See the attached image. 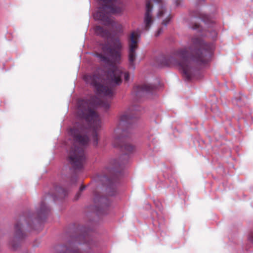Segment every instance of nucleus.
<instances>
[{
  "label": "nucleus",
  "mask_w": 253,
  "mask_h": 253,
  "mask_svg": "<svg viewBox=\"0 0 253 253\" xmlns=\"http://www.w3.org/2000/svg\"><path fill=\"white\" fill-rule=\"evenodd\" d=\"M105 110L110 108V101H102L95 96H91L88 99L79 100L77 103L78 116L87 124L84 126L82 123H76L70 129L69 133L74 141L68 155V160L75 170L83 169L85 161V148L87 146L89 137L91 136L93 144H98V136L96 131L101 127V121L96 111L97 106Z\"/></svg>",
  "instance_id": "nucleus-1"
},
{
  "label": "nucleus",
  "mask_w": 253,
  "mask_h": 253,
  "mask_svg": "<svg viewBox=\"0 0 253 253\" xmlns=\"http://www.w3.org/2000/svg\"><path fill=\"white\" fill-rule=\"evenodd\" d=\"M123 47L122 43L119 38H112L109 43L105 44L102 50L111 59L101 54H98L100 59L110 64L105 74L106 79H103L99 73H103L100 69L96 70L93 74L85 75L84 80L89 84L95 88L96 93L100 96L112 98L114 94V88L120 85L122 83V76H124L125 81L127 82L129 80V74L125 72L124 69L116 65L121 61V50Z\"/></svg>",
  "instance_id": "nucleus-2"
},
{
  "label": "nucleus",
  "mask_w": 253,
  "mask_h": 253,
  "mask_svg": "<svg viewBox=\"0 0 253 253\" xmlns=\"http://www.w3.org/2000/svg\"><path fill=\"white\" fill-rule=\"evenodd\" d=\"M211 53L210 45L200 38L195 37L188 47L176 49L169 55H161L157 63L161 67H179L185 78L189 80L209 62Z\"/></svg>",
  "instance_id": "nucleus-3"
},
{
  "label": "nucleus",
  "mask_w": 253,
  "mask_h": 253,
  "mask_svg": "<svg viewBox=\"0 0 253 253\" xmlns=\"http://www.w3.org/2000/svg\"><path fill=\"white\" fill-rule=\"evenodd\" d=\"M130 118V116L126 113L120 116L114 136V146L120 147L126 154L132 152L135 149L132 145L125 141V136L127 132V130L125 128L129 123Z\"/></svg>",
  "instance_id": "nucleus-4"
},
{
  "label": "nucleus",
  "mask_w": 253,
  "mask_h": 253,
  "mask_svg": "<svg viewBox=\"0 0 253 253\" xmlns=\"http://www.w3.org/2000/svg\"><path fill=\"white\" fill-rule=\"evenodd\" d=\"M139 35L136 32H132L130 34L128 40V62L129 67L132 69L135 68L134 62L136 59V50L138 48V40Z\"/></svg>",
  "instance_id": "nucleus-5"
},
{
  "label": "nucleus",
  "mask_w": 253,
  "mask_h": 253,
  "mask_svg": "<svg viewBox=\"0 0 253 253\" xmlns=\"http://www.w3.org/2000/svg\"><path fill=\"white\" fill-rule=\"evenodd\" d=\"M32 218V216H28L26 218L21 217L19 221H17L15 224V236L16 238H22L24 237V234L22 230L21 225L23 222H26L27 226L30 228H34V227L30 223Z\"/></svg>",
  "instance_id": "nucleus-6"
},
{
  "label": "nucleus",
  "mask_w": 253,
  "mask_h": 253,
  "mask_svg": "<svg viewBox=\"0 0 253 253\" xmlns=\"http://www.w3.org/2000/svg\"><path fill=\"white\" fill-rule=\"evenodd\" d=\"M153 6L150 0H147L146 4V12L144 17L145 29L148 30L153 22L151 14Z\"/></svg>",
  "instance_id": "nucleus-7"
},
{
  "label": "nucleus",
  "mask_w": 253,
  "mask_h": 253,
  "mask_svg": "<svg viewBox=\"0 0 253 253\" xmlns=\"http://www.w3.org/2000/svg\"><path fill=\"white\" fill-rule=\"evenodd\" d=\"M154 86L151 84H143L137 85L134 87L133 92L138 97L143 96L145 93L152 91Z\"/></svg>",
  "instance_id": "nucleus-8"
},
{
  "label": "nucleus",
  "mask_w": 253,
  "mask_h": 253,
  "mask_svg": "<svg viewBox=\"0 0 253 253\" xmlns=\"http://www.w3.org/2000/svg\"><path fill=\"white\" fill-rule=\"evenodd\" d=\"M49 211V208L46 206L44 202L41 203L40 210L38 212L37 220H42L47 215Z\"/></svg>",
  "instance_id": "nucleus-9"
},
{
  "label": "nucleus",
  "mask_w": 253,
  "mask_h": 253,
  "mask_svg": "<svg viewBox=\"0 0 253 253\" xmlns=\"http://www.w3.org/2000/svg\"><path fill=\"white\" fill-rule=\"evenodd\" d=\"M56 250L58 253H79V251L73 248L71 245L68 248L65 246H58Z\"/></svg>",
  "instance_id": "nucleus-10"
},
{
  "label": "nucleus",
  "mask_w": 253,
  "mask_h": 253,
  "mask_svg": "<svg viewBox=\"0 0 253 253\" xmlns=\"http://www.w3.org/2000/svg\"><path fill=\"white\" fill-rule=\"evenodd\" d=\"M94 31L97 35L103 38H107L109 35V32L100 26H96L94 28Z\"/></svg>",
  "instance_id": "nucleus-11"
},
{
  "label": "nucleus",
  "mask_w": 253,
  "mask_h": 253,
  "mask_svg": "<svg viewBox=\"0 0 253 253\" xmlns=\"http://www.w3.org/2000/svg\"><path fill=\"white\" fill-rule=\"evenodd\" d=\"M55 190L57 193V197L60 198L65 197L67 193V190L61 186H56L55 187Z\"/></svg>",
  "instance_id": "nucleus-12"
},
{
  "label": "nucleus",
  "mask_w": 253,
  "mask_h": 253,
  "mask_svg": "<svg viewBox=\"0 0 253 253\" xmlns=\"http://www.w3.org/2000/svg\"><path fill=\"white\" fill-rule=\"evenodd\" d=\"M94 197L93 200L95 204H97L98 203H102V202L105 200V199L104 197L101 196L98 193H94Z\"/></svg>",
  "instance_id": "nucleus-13"
},
{
  "label": "nucleus",
  "mask_w": 253,
  "mask_h": 253,
  "mask_svg": "<svg viewBox=\"0 0 253 253\" xmlns=\"http://www.w3.org/2000/svg\"><path fill=\"white\" fill-rule=\"evenodd\" d=\"M85 188V186H81L80 188V191L76 195V200H78L79 199V198L80 197V195H81V192H82Z\"/></svg>",
  "instance_id": "nucleus-14"
},
{
  "label": "nucleus",
  "mask_w": 253,
  "mask_h": 253,
  "mask_svg": "<svg viewBox=\"0 0 253 253\" xmlns=\"http://www.w3.org/2000/svg\"><path fill=\"white\" fill-rule=\"evenodd\" d=\"M170 18H170V16L169 15L168 17H167L165 20H164L163 21L162 24L165 26H167V24L169 22Z\"/></svg>",
  "instance_id": "nucleus-15"
},
{
  "label": "nucleus",
  "mask_w": 253,
  "mask_h": 253,
  "mask_svg": "<svg viewBox=\"0 0 253 253\" xmlns=\"http://www.w3.org/2000/svg\"><path fill=\"white\" fill-rule=\"evenodd\" d=\"M164 13H165V9L163 8V7H162L158 13V16L159 17H162Z\"/></svg>",
  "instance_id": "nucleus-16"
},
{
  "label": "nucleus",
  "mask_w": 253,
  "mask_h": 253,
  "mask_svg": "<svg viewBox=\"0 0 253 253\" xmlns=\"http://www.w3.org/2000/svg\"><path fill=\"white\" fill-rule=\"evenodd\" d=\"M163 32V28H160L158 29V30L157 31V32L155 34L156 37H158Z\"/></svg>",
  "instance_id": "nucleus-17"
},
{
  "label": "nucleus",
  "mask_w": 253,
  "mask_h": 253,
  "mask_svg": "<svg viewBox=\"0 0 253 253\" xmlns=\"http://www.w3.org/2000/svg\"><path fill=\"white\" fill-rule=\"evenodd\" d=\"M200 27V25L199 24H197V23H195L193 26H192V29H198Z\"/></svg>",
  "instance_id": "nucleus-18"
},
{
  "label": "nucleus",
  "mask_w": 253,
  "mask_h": 253,
  "mask_svg": "<svg viewBox=\"0 0 253 253\" xmlns=\"http://www.w3.org/2000/svg\"><path fill=\"white\" fill-rule=\"evenodd\" d=\"M249 240L252 243H253V233L250 234L249 237Z\"/></svg>",
  "instance_id": "nucleus-19"
},
{
  "label": "nucleus",
  "mask_w": 253,
  "mask_h": 253,
  "mask_svg": "<svg viewBox=\"0 0 253 253\" xmlns=\"http://www.w3.org/2000/svg\"><path fill=\"white\" fill-rule=\"evenodd\" d=\"M212 38H214V37H216V35H217V33H216V32L215 31H213L212 32Z\"/></svg>",
  "instance_id": "nucleus-20"
},
{
  "label": "nucleus",
  "mask_w": 253,
  "mask_h": 253,
  "mask_svg": "<svg viewBox=\"0 0 253 253\" xmlns=\"http://www.w3.org/2000/svg\"><path fill=\"white\" fill-rule=\"evenodd\" d=\"M200 18H201V20H203L204 22H206V21H205V18L203 16H201V17H200Z\"/></svg>",
  "instance_id": "nucleus-21"
},
{
  "label": "nucleus",
  "mask_w": 253,
  "mask_h": 253,
  "mask_svg": "<svg viewBox=\"0 0 253 253\" xmlns=\"http://www.w3.org/2000/svg\"><path fill=\"white\" fill-rule=\"evenodd\" d=\"M155 2L158 3H160L162 1V0H154Z\"/></svg>",
  "instance_id": "nucleus-22"
},
{
  "label": "nucleus",
  "mask_w": 253,
  "mask_h": 253,
  "mask_svg": "<svg viewBox=\"0 0 253 253\" xmlns=\"http://www.w3.org/2000/svg\"><path fill=\"white\" fill-rule=\"evenodd\" d=\"M85 239V240H86L87 239H88L89 238V237L88 236H85L84 237Z\"/></svg>",
  "instance_id": "nucleus-23"
},
{
  "label": "nucleus",
  "mask_w": 253,
  "mask_h": 253,
  "mask_svg": "<svg viewBox=\"0 0 253 253\" xmlns=\"http://www.w3.org/2000/svg\"><path fill=\"white\" fill-rule=\"evenodd\" d=\"M114 195V194H110V195H111V196H113V195Z\"/></svg>",
  "instance_id": "nucleus-24"
}]
</instances>
